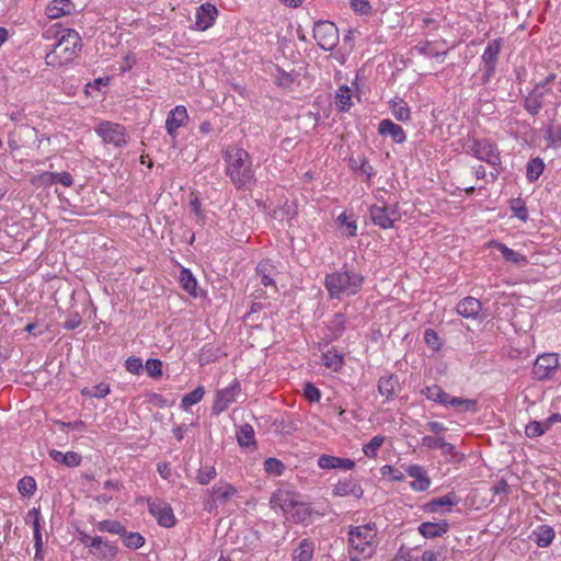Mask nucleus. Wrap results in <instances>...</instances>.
I'll list each match as a JSON object with an SVG mask.
<instances>
[{"label":"nucleus","mask_w":561,"mask_h":561,"mask_svg":"<svg viewBox=\"0 0 561 561\" xmlns=\"http://www.w3.org/2000/svg\"><path fill=\"white\" fill-rule=\"evenodd\" d=\"M298 505L297 495L288 490L279 489L271 497V506L279 508L284 514L291 513Z\"/></svg>","instance_id":"14"},{"label":"nucleus","mask_w":561,"mask_h":561,"mask_svg":"<svg viewBox=\"0 0 561 561\" xmlns=\"http://www.w3.org/2000/svg\"><path fill=\"white\" fill-rule=\"evenodd\" d=\"M547 95L554 96L550 88H546L545 84L537 83L529 94L525 98L524 106L528 113L536 115L545 104V98Z\"/></svg>","instance_id":"9"},{"label":"nucleus","mask_w":561,"mask_h":561,"mask_svg":"<svg viewBox=\"0 0 561 561\" xmlns=\"http://www.w3.org/2000/svg\"><path fill=\"white\" fill-rule=\"evenodd\" d=\"M322 363L325 367L337 371L343 365V357L337 353L328 352L323 354Z\"/></svg>","instance_id":"45"},{"label":"nucleus","mask_w":561,"mask_h":561,"mask_svg":"<svg viewBox=\"0 0 561 561\" xmlns=\"http://www.w3.org/2000/svg\"><path fill=\"white\" fill-rule=\"evenodd\" d=\"M100 531H106L118 536L125 535V527L117 520L105 519L96 525Z\"/></svg>","instance_id":"38"},{"label":"nucleus","mask_w":561,"mask_h":561,"mask_svg":"<svg viewBox=\"0 0 561 561\" xmlns=\"http://www.w3.org/2000/svg\"><path fill=\"white\" fill-rule=\"evenodd\" d=\"M118 553L117 547L111 545L110 542L105 541L102 548L98 550V554L100 558L113 560Z\"/></svg>","instance_id":"54"},{"label":"nucleus","mask_w":561,"mask_h":561,"mask_svg":"<svg viewBox=\"0 0 561 561\" xmlns=\"http://www.w3.org/2000/svg\"><path fill=\"white\" fill-rule=\"evenodd\" d=\"M333 495L335 496H346L348 494H354L356 496H359L362 494V490L359 486H357L351 479H345L339 481L333 486Z\"/></svg>","instance_id":"29"},{"label":"nucleus","mask_w":561,"mask_h":561,"mask_svg":"<svg viewBox=\"0 0 561 561\" xmlns=\"http://www.w3.org/2000/svg\"><path fill=\"white\" fill-rule=\"evenodd\" d=\"M313 554V543L307 539L302 540L294 551L293 561H311Z\"/></svg>","instance_id":"32"},{"label":"nucleus","mask_w":561,"mask_h":561,"mask_svg":"<svg viewBox=\"0 0 561 561\" xmlns=\"http://www.w3.org/2000/svg\"><path fill=\"white\" fill-rule=\"evenodd\" d=\"M408 474L414 480L410 483L411 488L415 491H426L430 488L431 480L426 471L417 465L410 466L407 469Z\"/></svg>","instance_id":"19"},{"label":"nucleus","mask_w":561,"mask_h":561,"mask_svg":"<svg viewBox=\"0 0 561 561\" xmlns=\"http://www.w3.org/2000/svg\"><path fill=\"white\" fill-rule=\"evenodd\" d=\"M554 536L556 533L551 526L541 525L533 531L530 538L536 542L538 547L546 548L551 545Z\"/></svg>","instance_id":"26"},{"label":"nucleus","mask_w":561,"mask_h":561,"mask_svg":"<svg viewBox=\"0 0 561 561\" xmlns=\"http://www.w3.org/2000/svg\"><path fill=\"white\" fill-rule=\"evenodd\" d=\"M149 512L157 518L159 525L163 527H172L175 524V517L171 506L159 500L149 501Z\"/></svg>","instance_id":"13"},{"label":"nucleus","mask_w":561,"mask_h":561,"mask_svg":"<svg viewBox=\"0 0 561 561\" xmlns=\"http://www.w3.org/2000/svg\"><path fill=\"white\" fill-rule=\"evenodd\" d=\"M208 493L210 499L206 505V510L211 511L214 506H217V504L225 505L233 496H237L238 490L230 483L220 481L208 490Z\"/></svg>","instance_id":"8"},{"label":"nucleus","mask_w":561,"mask_h":561,"mask_svg":"<svg viewBox=\"0 0 561 561\" xmlns=\"http://www.w3.org/2000/svg\"><path fill=\"white\" fill-rule=\"evenodd\" d=\"M43 179L46 183H60L66 187H69L73 183V179L69 172H47L43 174Z\"/></svg>","instance_id":"35"},{"label":"nucleus","mask_w":561,"mask_h":561,"mask_svg":"<svg viewBox=\"0 0 561 561\" xmlns=\"http://www.w3.org/2000/svg\"><path fill=\"white\" fill-rule=\"evenodd\" d=\"M188 119L185 106L179 105L172 110L165 121V128L170 136L174 137L179 127L185 125Z\"/></svg>","instance_id":"17"},{"label":"nucleus","mask_w":561,"mask_h":561,"mask_svg":"<svg viewBox=\"0 0 561 561\" xmlns=\"http://www.w3.org/2000/svg\"><path fill=\"white\" fill-rule=\"evenodd\" d=\"M337 220L340 221L341 226L345 227V230L343 231L344 234L347 237H353L356 234V225L354 222L347 221L345 214L340 215Z\"/></svg>","instance_id":"58"},{"label":"nucleus","mask_w":561,"mask_h":561,"mask_svg":"<svg viewBox=\"0 0 561 561\" xmlns=\"http://www.w3.org/2000/svg\"><path fill=\"white\" fill-rule=\"evenodd\" d=\"M276 274V267L268 261H262L256 266V278L265 287L271 286L275 288L273 277Z\"/></svg>","instance_id":"23"},{"label":"nucleus","mask_w":561,"mask_h":561,"mask_svg":"<svg viewBox=\"0 0 561 561\" xmlns=\"http://www.w3.org/2000/svg\"><path fill=\"white\" fill-rule=\"evenodd\" d=\"M81 324V317L78 313L71 314L64 323L65 329L73 330Z\"/></svg>","instance_id":"64"},{"label":"nucleus","mask_w":561,"mask_h":561,"mask_svg":"<svg viewBox=\"0 0 561 561\" xmlns=\"http://www.w3.org/2000/svg\"><path fill=\"white\" fill-rule=\"evenodd\" d=\"M490 245H493V247L497 248L501 251L503 257L507 262H512V263H514L516 265H524V264L527 263L526 256H524L523 254L514 251L513 249L507 248L503 243H500V242H496V241H491Z\"/></svg>","instance_id":"28"},{"label":"nucleus","mask_w":561,"mask_h":561,"mask_svg":"<svg viewBox=\"0 0 561 561\" xmlns=\"http://www.w3.org/2000/svg\"><path fill=\"white\" fill-rule=\"evenodd\" d=\"M228 163L226 173L238 188L248 187L254 181L252 161L250 154L242 148L227 152Z\"/></svg>","instance_id":"1"},{"label":"nucleus","mask_w":561,"mask_h":561,"mask_svg":"<svg viewBox=\"0 0 561 561\" xmlns=\"http://www.w3.org/2000/svg\"><path fill=\"white\" fill-rule=\"evenodd\" d=\"M470 152L479 160L495 167L501 163L500 152L495 145L486 139L474 140L469 147Z\"/></svg>","instance_id":"7"},{"label":"nucleus","mask_w":561,"mask_h":561,"mask_svg":"<svg viewBox=\"0 0 561 561\" xmlns=\"http://www.w3.org/2000/svg\"><path fill=\"white\" fill-rule=\"evenodd\" d=\"M110 392V386L107 383L101 382L96 386L90 388H83L81 393L84 397L91 398H104Z\"/></svg>","instance_id":"44"},{"label":"nucleus","mask_w":561,"mask_h":561,"mask_svg":"<svg viewBox=\"0 0 561 561\" xmlns=\"http://www.w3.org/2000/svg\"><path fill=\"white\" fill-rule=\"evenodd\" d=\"M313 37L324 50H332L339 42V31L334 23L319 21L313 26Z\"/></svg>","instance_id":"5"},{"label":"nucleus","mask_w":561,"mask_h":561,"mask_svg":"<svg viewBox=\"0 0 561 561\" xmlns=\"http://www.w3.org/2000/svg\"><path fill=\"white\" fill-rule=\"evenodd\" d=\"M48 454L54 461L62 463L69 468L78 467L82 460L81 455L76 451H68L64 454L59 450L50 449Z\"/></svg>","instance_id":"25"},{"label":"nucleus","mask_w":561,"mask_h":561,"mask_svg":"<svg viewBox=\"0 0 561 561\" xmlns=\"http://www.w3.org/2000/svg\"><path fill=\"white\" fill-rule=\"evenodd\" d=\"M362 284L363 276L353 271L335 272L325 277V287L331 298L355 295Z\"/></svg>","instance_id":"4"},{"label":"nucleus","mask_w":561,"mask_h":561,"mask_svg":"<svg viewBox=\"0 0 561 561\" xmlns=\"http://www.w3.org/2000/svg\"><path fill=\"white\" fill-rule=\"evenodd\" d=\"M351 7L354 11L359 12L362 14H366L370 11V4L367 0H352Z\"/></svg>","instance_id":"60"},{"label":"nucleus","mask_w":561,"mask_h":561,"mask_svg":"<svg viewBox=\"0 0 561 561\" xmlns=\"http://www.w3.org/2000/svg\"><path fill=\"white\" fill-rule=\"evenodd\" d=\"M162 363L159 359H148L146 370L150 377H159L162 375Z\"/></svg>","instance_id":"56"},{"label":"nucleus","mask_w":561,"mask_h":561,"mask_svg":"<svg viewBox=\"0 0 561 561\" xmlns=\"http://www.w3.org/2000/svg\"><path fill=\"white\" fill-rule=\"evenodd\" d=\"M424 340L425 343L432 348V350H439L442 343L438 334L433 329H426L424 332Z\"/></svg>","instance_id":"53"},{"label":"nucleus","mask_w":561,"mask_h":561,"mask_svg":"<svg viewBox=\"0 0 561 561\" xmlns=\"http://www.w3.org/2000/svg\"><path fill=\"white\" fill-rule=\"evenodd\" d=\"M216 474L215 467H204L198 470L196 479L201 484L206 485L216 478Z\"/></svg>","instance_id":"49"},{"label":"nucleus","mask_w":561,"mask_h":561,"mask_svg":"<svg viewBox=\"0 0 561 561\" xmlns=\"http://www.w3.org/2000/svg\"><path fill=\"white\" fill-rule=\"evenodd\" d=\"M72 9L73 4L70 0H53L46 8V15L49 19H59L70 14Z\"/></svg>","instance_id":"22"},{"label":"nucleus","mask_w":561,"mask_h":561,"mask_svg":"<svg viewBox=\"0 0 561 561\" xmlns=\"http://www.w3.org/2000/svg\"><path fill=\"white\" fill-rule=\"evenodd\" d=\"M545 433H546V430H545L542 423L538 422V421H531L525 427V434H526V436H528L530 438L541 436Z\"/></svg>","instance_id":"51"},{"label":"nucleus","mask_w":561,"mask_h":561,"mask_svg":"<svg viewBox=\"0 0 561 561\" xmlns=\"http://www.w3.org/2000/svg\"><path fill=\"white\" fill-rule=\"evenodd\" d=\"M294 80L295 78L293 73L286 72L280 68H276L275 82L277 85L282 88H288L294 82Z\"/></svg>","instance_id":"50"},{"label":"nucleus","mask_w":561,"mask_h":561,"mask_svg":"<svg viewBox=\"0 0 561 561\" xmlns=\"http://www.w3.org/2000/svg\"><path fill=\"white\" fill-rule=\"evenodd\" d=\"M238 443L242 447L255 446L254 431L251 425L244 424L237 433Z\"/></svg>","instance_id":"34"},{"label":"nucleus","mask_w":561,"mask_h":561,"mask_svg":"<svg viewBox=\"0 0 561 561\" xmlns=\"http://www.w3.org/2000/svg\"><path fill=\"white\" fill-rule=\"evenodd\" d=\"M348 553H359L364 558H371L377 548L376 524L368 523L360 526H351L348 529Z\"/></svg>","instance_id":"2"},{"label":"nucleus","mask_w":561,"mask_h":561,"mask_svg":"<svg viewBox=\"0 0 561 561\" xmlns=\"http://www.w3.org/2000/svg\"><path fill=\"white\" fill-rule=\"evenodd\" d=\"M18 489L22 495L30 496L36 490V482L32 477H24L19 481Z\"/></svg>","instance_id":"47"},{"label":"nucleus","mask_w":561,"mask_h":561,"mask_svg":"<svg viewBox=\"0 0 561 561\" xmlns=\"http://www.w3.org/2000/svg\"><path fill=\"white\" fill-rule=\"evenodd\" d=\"M264 469L267 473L282 476L285 469L283 462L276 458H267L264 461Z\"/></svg>","instance_id":"48"},{"label":"nucleus","mask_w":561,"mask_h":561,"mask_svg":"<svg viewBox=\"0 0 561 561\" xmlns=\"http://www.w3.org/2000/svg\"><path fill=\"white\" fill-rule=\"evenodd\" d=\"M217 15H218V10L215 5H213L211 3H208V2L202 4L196 11V16H195L196 30L206 31L207 28H209L214 24Z\"/></svg>","instance_id":"15"},{"label":"nucleus","mask_w":561,"mask_h":561,"mask_svg":"<svg viewBox=\"0 0 561 561\" xmlns=\"http://www.w3.org/2000/svg\"><path fill=\"white\" fill-rule=\"evenodd\" d=\"M304 396L310 402H318L321 398L320 390L309 382L305 385Z\"/></svg>","instance_id":"57"},{"label":"nucleus","mask_w":561,"mask_h":561,"mask_svg":"<svg viewBox=\"0 0 561 561\" xmlns=\"http://www.w3.org/2000/svg\"><path fill=\"white\" fill-rule=\"evenodd\" d=\"M398 388L399 380L393 375L381 377L378 381V391L387 399H392L397 394Z\"/></svg>","instance_id":"27"},{"label":"nucleus","mask_w":561,"mask_h":561,"mask_svg":"<svg viewBox=\"0 0 561 561\" xmlns=\"http://www.w3.org/2000/svg\"><path fill=\"white\" fill-rule=\"evenodd\" d=\"M443 438L435 436H424L422 438V446L427 448H439Z\"/></svg>","instance_id":"63"},{"label":"nucleus","mask_w":561,"mask_h":561,"mask_svg":"<svg viewBox=\"0 0 561 561\" xmlns=\"http://www.w3.org/2000/svg\"><path fill=\"white\" fill-rule=\"evenodd\" d=\"M336 105L340 111H348L352 106V92L347 85H341L335 95Z\"/></svg>","instance_id":"33"},{"label":"nucleus","mask_w":561,"mask_h":561,"mask_svg":"<svg viewBox=\"0 0 561 561\" xmlns=\"http://www.w3.org/2000/svg\"><path fill=\"white\" fill-rule=\"evenodd\" d=\"M459 497L456 495V493L454 492H449L448 494L444 495V496H440V497H437V499H433L430 503H428V507H430V511L432 512H436L438 510V507H442V506H447V507H451V506H455L459 503Z\"/></svg>","instance_id":"31"},{"label":"nucleus","mask_w":561,"mask_h":561,"mask_svg":"<svg viewBox=\"0 0 561 561\" xmlns=\"http://www.w3.org/2000/svg\"><path fill=\"white\" fill-rule=\"evenodd\" d=\"M512 209H513L515 216L518 217L519 219H522V220L527 219V216H528L527 209L520 199H517L514 202Z\"/></svg>","instance_id":"62"},{"label":"nucleus","mask_w":561,"mask_h":561,"mask_svg":"<svg viewBox=\"0 0 561 561\" xmlns=\"http://www.w3.org/2000/svg\"><path fill=\"white\" fill-rule=\"evenodd\" d=\"M559 366L557 354H543L537 357L533 374L537 380L548 379Z\"/></svg>","instance_id":"11"},{"label":"nucleus","mask_w":561,"mask_h":561,"mask_svg":"<svg viewBox=\"0 0 561 561\" xmlns=\"http://www.w3.org/2000/svg\"><path fill=\"white\" fill-rule=\"evenodd\" d=\"M378 131L380 135L382 136H387L389 135L392 140L397 144H402L405 141V133L404 130L402 129L401 126L394 124L392 121L390 119H382L380 123H379V126H378Z\"/></svg>","instance_id":"21"},{"label":"nucleus","mask_w":561,"mask_h":561,"mask_svg":"<svg viewBox=\"0 0 561 561\" xmlns=\"http://www.w3.org/2000/svg\"><path fill=\"white\" fill-rule=\"evenodd\" d=\"M288 515H290V518L296 522H305L307 517L310 516V512L308 511V507L305 506V504L299 503L296 506V512H291Z\"/></svg>","instance_id":"55"},{"label":"nucleus","mask_w":561,"mask_h":561,"mask_svg":"<svg viewBox=\"0 0 561 561\" xmlns=\"http://www.w3.org/2000/svg\"><path fill=\"white\" fill-rule=\"evenodd\" d=\"M391 113L396 119L407 122L410 119V108L402 99H394L390 103Z\"/></svg>","instance_id":"30"},{"label":"nucleus","mask_w":561,"mask_h":561,"mask_svg":"<svg viewBox=\"0 0 561 561\" xmlns=\"http://www.w3.org/2000/svg\"><path fill=\"white\" fill-rule=\"evenodd\" d=\"M204 394H205L204 388L203 387H197L196 389H194L190 393H186L182 398L181 407L183 409H187L191 405L198 403L203 399Z\"/></svg>","instance_id":"42"},{"label":"nucleus","mask_w":561,"mask_h":561,"mask_svg":"<svg viewBox=\"0 0 561 561\" xmlns=\"http://www.w3.org/2000/svg\"><path fill=\"white\" fill-rule=\"evenodd\" d=\"M543 168H545V164L541 159H539V158L531 159L527 163V172H526L527 179L530 182L536 181L541 175Z\"/></svg>","instance_id":"41"},{"label":"nucleus","mask_w":561,"mask_h":561,"mask_svg":"<svg viewBox=\"0 0 561 561\" xmlns=\"http://www.w3.org/2000/svg\"><path fill=\"white\" fill-rule=\"evenodd\" d=\"M385 442V437L377 435L374 436L368 444L363 447V451L367 457H375L377 455L378 449Z\"/></svg>","instance_id":"46"},{"label":"nucleus","mask_w":561,"mask_h":561,"mask_svg":"<svg viewBox=\"0 0 561 561\" xmlns=\"http://www.w3.org/2000/svg\"><path fill=\"white\" fill-rule=\"evenodd\" d=\"M96 133L106 144L118 147L126 142L125 129L118 124L103 122L98 126Z\"/></svg>","instance_id":"10"},{"label":"nucleus","mask_w":561,"mask_h":561,"mask_svg":"<svg viewBox=\"0 0 561 561\" xmlns=\"http://www.w3.org/2000/svg\"><path fill=\"white\" fill-rule=\"evenodd\" d=\"M122 538L124 545L129 549H139L145 543V538L139 533H128L126 529Z\"/></svg>","instance_id":"43"},{"label":"nucleus","mask_w":561,"mask_h":561,"mask_svg":"<svg viewBox=\"0 0 561 561\" xmlns=\"http://www.w3.org/2000/svg\"><path fill=\"white\" fill-rule=\"evenodd\" d=\"M240 385L239 382H233L230 387L219 390L216 394L213 410L216 414H219L226 411L231 403L237 400L238 394L240 393Z\"/></svg>","instance_id":"12"},{"label":"nucleus","mask_w":561,"mask_h":561,"mask_svg":"<svg viewBox=\"0 0 561 561\" xmlns=\"http://www.w3.org/2000/svg\"><path fill=\"white\" fill-rule=\"evenodd\" d=\"M502 46H503L502 38H495V39L489 42L486 48L484 49V53L482 55V60L485 66V75L488 77L491 76L495 70L497 57L501 53Z\"/></svg>","instance_id":"16"},{"label":"nucleus","mask_w":561,"mask_h":561,"mask_svg":"<svg viewBox=\"0 0 561 561\" xmlns=\"http://www.w3.org/2000/svg\"><path fill=\"white\" fill-rule=\"evenodd\" d=\"M39 522H41L39 508L34 507L31 511H28V513L26 515V523L32 525L34 534L42 533L41 531V523Z\"/></svg>","instance_id":"52"},{"label":"nucleus","mask_w":561,"mask_h":561,"mask_svg":"<svg viewBox=\"0 0 561 561\" xmlns=\"http://www.w3.org/2000/svg\"><path fill=\"white\" fill-rule=\"evenodd\" d=\"M423 393L428 400L439 402L442 404H447V399H449V394L436 385L426 387L423 390Z\"/></svg>","instance_id":"36"},{"label":"nucleus","mask_w":561,"mask_h":561,"mask_svg":"<svg viewBox=\"0 0 561 561\" xmlns=\"http://www.w3.org/2000/svg\"><path fill=\"white\" fill-rule=\"evenodd\" d=\"M191 211L195 215L198 222L203 221L204 215L201 209V204L197 196H194L190 201Z\"/></svg>","instance_id":"61"},{"label":"nucleus","mask_w":561,"mask_h":561,"mask_svg":"<svg viewBox=\"0 0 561 561\" xmlns=\"http://www.w3.org/2000/svg\"><path fill=\"white\" fill-rule=\"evenodd\" d=\"M369 211L371 221L382 229L392 228L393 224L401 218L397 205H373Z\"/></svg>","instance_id":"6"},{"label":"nucleus","mask_w":561,"mask_h":561,"mask_svg":"<svg viewBox=\"0 0 561 561\" xmlns=\"http://www.w3.org/2000/svg\"><path fill=\"white\" fill-rule=\"evenodd\" d=\"M180 282L182 287L191 295L196 296L195 290L197 287V282L193 274L187 270L183 268L180 273Z\"/></svg>","instance_id":"40"},{"label":"nucleus","mask_w":561,"mask_h":561,"mask_svg":"<svg viewBox=\"0 0 561 561\" xmlns=\"http://www.w3.org/2000/svg\"><path fill=\"white\" fill-rule=\"evenodd\" d=\"M127 371L131 374H139L142 369V362L137 357H129L125 363Z\"/></svg>","instance_id":"59"},{"label":"nucleus","mask_w":561,"mask_h":561,"mask_svg":"<svg viewBox=\"0 0 561 561\" xmlns=\"http://www.w3.org/2000/svg\"><path fill=\"white\" fill-rule=\"evenodd\" d=\"M318 466L321 469H344L351 470L354 468L355 462L347 458H339L330 455H322L318 459Z\"/></svg>","instance_id":"20"},{"label":"nucleus","mask_w":561,"mask_h":561,"mask_svg":"<svg viewBox=\"0 0 561 561\" xmlns=\"http://www.w3.org/2000/svg\"><path fill=\"white\" fill-rule=\"evenodd\" d=\"M449 525L446 520L440 523L424 522L419 526L420 534L425 538H435L448 531Z\"/></svg>","instance_id":"24"},{"label":"nucleus","mask_w":561,"mask_h":561,"mask_svg":"<svg viewBox=\"0 0 561 561\" xmlns=\"http://www.w3.org/2000/svg\"><path fill=\"white\" fill-rule=\"evenodd\" d=\"M482 309V304L479 299L468 296L460 300L457 305V313L463 318L477 319Z\"/></svg>","instance_id":"18"},{"label":"nucleus","mask_w":561,"mask_h":561,"mask_svg":"<svg viewBox=\"0 0 561 561\" xmlns=\"http://www.w3.org/2000/svg\"><path fill=\"white\" fill-rule=\"evenodd\" d=\"M451 405L459 411H471L474 412L477 410V401L472 399H462L457 397H450L447 399V404Z\"/></svg>","instance_id":"37"},{"label":"nucleus","mask_w":561,"mask_h":561,"mask_svg":"<svg viewBox=\"0 0 561 561\" xmlns=\"http://www.w3.org/2000/svg\"><path fill=\"white\" fill-rule=\"evenodd\" d=\"M345 317L342 313H335L333 319L329 323V331L331 332L332 339H337L342 335L345 330Z\"/></svg>","instance_id":"39"},{"label":"nucleus","mask_w":561,"mask_h":561,"mask_svg":"<svg viewBox=\"0 0 561 561\" xmlns=\"http://www.w3.org/2000/svg\"><path fill=\"white\" fill-rule=\"evenodd\" d=\"M81 49V37L75 30H65L57 44L46 57V65L51 67L70 62Z\"/></svg>","instance_id":"3"}]
</instances>
